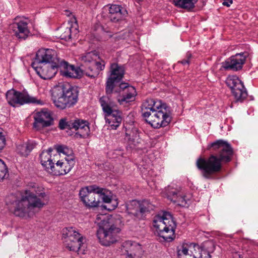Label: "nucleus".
I'll return each instance as SVG.
<instances>
[{
    "mask_svg": "<svg viewBox=\"0 0 258 258\" xmlns=\"http://www.w3.org/2000/svg\"><path fill=\"white\" fill-rule=\"evenodd\" d=\"M126 13L125 10L123 11V8L117 5H111L106 14L107 18L112 22H117L121 20Z\"/></svg>",
    "mask_w": 258,
    "mask_h": 258,
    "instance_id": "obj_21",
    "label": "nucleus"
},
{
    "mask_svg": "<svg viewBox=\"0 0 258 258\" xmlns=\"http://www.w3.org/2000/svg\"><path fill=\"white\" fill-rule=\"evenodd\" d=\"M153 225L159 236L165 241L173 239L175 224L170 213L164 212L156 216L154 218Z\"/></svg>",
    "mask_w": 258,
    "mask_h": 258,
    "instance_id": "obj_7",
    "label": "nucleus"
},
{
    "mask_svg": "<svg viewBox=\"0 0 258 258\" xmlns=\"http://www.w3.org/2000/svg\"><path fill=\"white\" fill-rule=\"evenodd\" d=\"M52 151L51 148H49L46 151H43L40 155V162L42 165L45 168V170L48 172V168L50 164H53L54 162L51 159V156L50 153Z\"/></svg>",
    "mask_w": 258,
    "mask_h": 258,
    "instance_id": "obj_28",
    "label": "nucleus"
},
{
    "mask_svg": "<svg viewBox=\"0 0 258 258\" xmlns=\"http://www.w3.org/2000/svg\"><path fill=\"white\" fill-rule=\"evenodd\" d=\"M95 223L99 226L97 236L99 242L104 246H109L117 240L120 229L114 224V220L108 215H97Z\"/></svg>",
    "mask_w": 258,
    "mask_h": 258,
    "instance_id": "obj_6",
    "label": "nucleus"
},
{
    "mask_svg": "<svg viewBox=\"0 0 258 258\" xmlns=\"http://www.w3.org/2000/svg\"><path fill=\"white\" fill-rule=\"evenodd\" d=\"M110 72L105 86V91L107 95H110L114 92L118 94V97H136L137 93L136 88L127 83L122 82L115 88L116 84L119 83L123 78L125 72L123 66H119L116 63H111Z\"/></svg>",
    "mask_w": 258,
    "mask_h": 258,
    "instance_id": "obj_5",
    "label": "nucleus"
},
{
    "mask_svg": "<svg viewBox=\"0 0 258 258\" xmlns=\"http://www.w3.org/2000/svg\"><path fill=\"white\" fill-rule=\"evenodd\" d=\"M165 192L168 199L178 205L185 207L189 201L190 196L186 195L185 191L180 186H169Z\"/></svg>",
    "mask_w": 258,
    "mask_h": 258,
    "instance_id": "obj_13",
    "label": "nucleus"
},
{
    "mask_svg": "<svg viewBox=\"0 0 258 258\" xmlns=\"http://www.w3.org/2000/svg\"><path fill=\"white\" fill-rule=\"evenodd\" d=\"M224 2L223 3V5L229 7L233 3L232 0H224Z\"/></svg>",
    "mask_w": 258,
    "mask_h": 258,
    "instance_id": "obj_42",
    "label": "nucleus"
},
{
    "mask_svg": "<svg viewBox=\"0 0 258 258\" xmlns=\"http://www.w3.org/2000/svg\"><path fill=\"white\" fill-rule=\"evenodd\" d=\"M244 98H237L235 102H242L244 100Z\"/></svg>",
    "mask_w": 258,
    "mask_h": 258,
    "instance_id": "obj_43",
    "label": "nucleus"
},
{
    "mask_svg": "<svg viewBox=\"0 0 258 258\" xmlns=\"http://www.w3.org/2000/svg\"><path fill=\"white\" fill-rule=\"evenodd\" d=\"M34 120L33 127L36 130H39L43 127L50 126L53 121L50 111L46 109H43L41 111L37 112L34 115Z\"/></svg>",
    "mask_w": 258,
    "mask_h": 258,
    "instance_id": "obj_19",
    "label": "nucleus"
},
{
    "mask_svg": "<svg viewBox=\"0 0 258 258\" xmlns=\"http://www.w3.org/2000/svg\"><path fill=\"white\" fill-rule=\"evenodd\" d=\"M8 169L4 162L0 159V181L8 176Z\"/></svg>",
    "mask_w": 258,
    "mask_h": 258,
    "instance_id": "obj_36",
    "label": "nucleus"
},
{
    "mask_svg": "<svg viewBox=\"0 0 258 258\" xmlns=\"http://www.w3.org/2000/svg\"><path fill=\"white\" fill-rule=\"evenodd\" d=\"M132 98H121V99H118L117 101L120 105L126 106L130 102L134 100L131 99Z\"/></svg>",
    "mask_w": 258,
    "mask_h": 258,
    "instance_id": "obj_39",
    "label": "nucleus"
},
{
    "mask_svg": "<svg viewBox=\"0 0 258 258\" xmlns=\"http://www.w3.org/2000/svg\"><path fill=\"white\" fill-rule=\"evenodd\" d=\"M140 202L137 200L131 201L126 206L128 212L134 216L140 217Z\"/></svg>",
    "mask_w": 258,
    "mask_h": 258,
    "instance_id": "obj_30",
    "label": "nucleus"
},
{
    "mask_svg": "<svg viewBox=\"0 0 258 258\" xmlns=\"http://www.w3.org/2000/svg\"><path fill=\"white\" fill-rule=\"evenodd\" d=\"M140 217H142V215L146 212L153 210L154 207V206L148 200H144L140 202Z\"/></svg>",
    "mask_w": 258,
    "mask_h": 258,
    "instance_id": "obj_35",
    "label": "nucleus"
},
{
    "mask_svg": "<svg viewBox=\"0 0 258 258\" xmlns=\"http://www.w3.org/2000/svg\"><path fill=\"white\" fill-rule=\"evenodd\" d=\"M206 245L213 246L211 242L206 243L204 246L200 247L193 243H185L177 248L178 258H211L210 252L206 248Z\"/></svg>",
    "mask_w": 258,
    "mask_h": 258,
    "instance_id": "obj_9",
    "label": "nucleus"
},
{
    "mask_svg": "<svg viewBox=\"0 0 258 258\" xmlns=\"http://www.w3.org/2000/svg\"><path fill=\"white\" fill-rule=\"evenodd\" d=\"M77 99L78 98H53L52 100L56 107L63 109L75 104L78 101Z\"/></svg>",
    "mask_w": 258,
    "mask_h": 258,
    "instance_id": "obj_24",
    "label": "nucleus"
},
{
    "mask_svg": "<svg viewBox=\"0 0 258 258\" xmlns=\"http://www.w3.org/2000/svg\"><path fill=\"white\" fill-rule=\"evenodd\" d=\"M6 97H30L27 90L21 89L17 90L15 89L9 90L6 93Z\"/></svg>",
    "mask_w": 258,
    "mask_h": 258,
    "instance_id": "obj_33",
    "label": "nucleus"
},
{
    "mask_svg": "<svg viewBox=\"0 0 258 258\" xmlns=\"http://www.w3.org/2000/svg\"><path fill=\"white\" fill-rule=\"evenodd\" d=\"M37 74L44 80L52 78L58 71L66 77L78 78L82 76L84 69L76 68L67 61L61 60L57 56L56 52L51 49H40L31 64Z\"/></svg>",
    "mask_w": 258,
    "mask_h": 258,
    "instance_id": "obj_1",
    "label": "nucleus"
},
{
    "mask_svg": "<svg viewBox=\"0 0 258 258\" xmlns=\"http://www.w3.org/2000/svg\"><path fill=\"white\" fill-rule=\"evenodd\" d=\"M105 62L104 60L98 61L96 60L94 63L92 64L90 69L88 70V72L86 75L91 78H94L97 76L101 71L105 68Z\"/></svg>",
    "mask_w": 258,
    "mask_h": 258,
    "instance_id": "obj_26",
    "label": "nucleus"
},
{
    "mask_svg": "<svg viewBox=\"0 0 258 258\" xmlns=\"http://www.w3.org/2000/svg\"><path fill=\"white\" fill-rule=\"evenodd\" d=\"M142 116L154 128L167 126L171 120L170 108L156 98H148L142 105Z\"/></svg>",
    "mask_w": 258,
    "mask_h": 258,
    "instance_id": "obj_4",
    "label": "nucleus"
},
{
    "mask_svg": "<svg viewBox=\"0 0 258 258\" xmlns=\"http://www.w3.org/2000/svg\"><path fill=\"white\" fill-rule=\"evenodd\" d=\"M248 56L247 51L237 53L231 56L222 63V68L226 71H238L242 69Z\"/></svg>",
    "mask_w": 258,
    "mask_h": 258,
    "instance_id": "obj_14",
    "label": "nucleus"
},
{
    "mask_svg": "<svg viewBox=\"0 0 258 258\" xmlns=\"http://www.w3.org/2000/svg\"><path fill=\"white\" fill-rule=\"evenodd\" d=\"M29 19L24 17L17 16L10 25V30L19 39L25 40L30 35Z\"/></svg>",
    "mask_w": 258,
    "mask_h": 258,
    "instance_id": "obj_12",
    "label": "nucleus"
},
{
    "mask_svg": "<svg viewBox=\"0 0 258 258\" xmlns=\"http://www.w3.org/2000/svg\"><path fill=\"white\" fill-rule=\"evenodd\" d=\"M125 140L127 141L128 145L131 148H135L141 142L139 135L137 133H133L132 135L126 134Z\"/></svg>",
    "mask_w": 258,
    "mask_h": 258,
    "instance_id": "obj_31",
    "label": "nucleus"
},
{
    "mask_svg": "<svg viewBox=\"0 0 258 258\" xmlns=\"http://www.w3.org/2000/svg\"><path fill=\"white\" fill-rule=\"evenodd\" d=\"M62 239L66 247L71 251H78L83 243V237L73 227L62 230Z\"/></svg>",
    "mask_w": 258,
    "mask_h": 258,
    "instance_id": "obj_11",
    "label": "nucleus"
},
{
    "mask_svg": "<svg viewBox=\"0 0 258 258\" xmlns=\"http://www.w3.org/2000/svg\"><path fill=\"white\" fill-rule=\"evenodd\" d=\"M105 191L106 189L102 188V191L99 194L100 199H102L104 203H110L112 199L109 196L106 195Z\"/></svg>",
    "mask_w": 258,
    "mask_h": 258,
    "instance_id": "obj_37",
    "label": "nucleus"
},
{
    "mask_svg": "<svg viewBox=\"0 0 258 258\" xmlns=\"http://www.w3.org/2000/svg\"><path fill=\"white\" fill-rule=\"evenodd\" d=\"M102 191V188L96 185H92L82 188L79 193L81 200L86 206L91 208L97 207L99 205L100 198L99 194Z\"/></svg>",
    "mask_w": 258,
    "mask_h": 258,
    "instance_id": "obj_10",
    "label": "nucleus"
},
{
    "mask_svg": "<svg viewBox=\"0 0 258 258\" xmlns=\"http://www.w3.org/2000/svg\"><path fill=\"white\" fill-rule=\"evenodd\" d=\"M75 164V160L64 159L57 161L54 164H49L48 172L54 175H65L69 173Z\"/></svg>",
    "mask_w": 258,
    "mask_h": 258,
    "instance_id": "obj_15",
    "label": "nucleus"
},
{
    "mask_svg": "<svg viewBox=\"0 0 258 258\" xmlns=\"http://www.w3.org/2000/svg\"><path fill=\"white\" fill-rule=\"evenodd\" d=\"M56 150L58 153H62L66 156L65 159L70 160L71 159L72 160H75L73 151L71 148L66 146L60 145L57 146Z\"/></svg>",
    "mask_w": 258,
    "mask_h": 258,
    "instance_id": "obj_32",
    "label": "nucleus"
},
{
    "mask_svg": "<svg viewBox=\"0 0 258 258\" xmlns=\"http://www.w3.org/2000/svg\"><path fill=\"white\" fill-rule=\"evenodd\" d=\"M116 206H114L112 208V209H114V208L116 207Z\"/></svg>",
    "mask_w": 258,
    "mask_h": 258,
    "instance_id": "obj_44",
    "label": "nucleus"
},
{
    "mask_svg": "<svg viewBox=\"0 0 258 258\" xmlns=\"http://www.w3.org/2000/svg\"><path fill=\"white\" fill-rule=\"evenodd\" d=\"M121 251L127 258H141L144 253L141 245L130 240L123 243Z\"/></svg>",
    "mask_w": 258,
    "mask_h": 258,
    "instance_id": "obj_18",
    "label": "nucleus"
},
{
    "mask_svg": "<svg viewBox=\"0 0 258 258\" xmlns=\"http://www.w3.org/2000/svg\"><path fill=\"white\" fill-rule=\"evenodd\" d=\"M213 148L218 150V157L211 155L208 159L199 158L196 162L198 168L201 170L202 175L206 178H210L211 175L221 169V162H229L231 160L233 151L230 144L220 140L211 143L208 148Z\"/></svg>",
    "mask_w": 258,
    "mask_h": 258,
    "instance_id": "obj_3",
    "label": "nucleus"
},
{
    "mask_svg": "<svg viewBox=\"0 0 258 258\" xmlns=\"http://www.w3.org/2000/svg\"><path fill=\"white\" fill-rule=\"evenodd\" d=\"M95 38L99 41H106L111 38H113L114 41H118L122 39V37L117 34H112L110 32L105 31L103 30L95 36Z\"/></svg>",
    "mask_w": 258,
    "mask_h": 258,
    "instance_id": "obj_29",
    "label": "nucleus"
},
{
    "mask_svg": "<svg viewBox=\"0 0 258 258\" xmlns=\"http://www.w3.org/2000/svg\"><path fill=\"white\" fill-rule=\"evenodd\" d=\"M97 57L98 55L93 51L88 52L81 57V67L84 69L85 74L88 72V70L90 69Z\"/></svg>",
    "mask_w": 258,
    "mask_h": 258,
    "instance_id": "obj_23",
    "label": "nucleus"
},
{
    "mask_svg": "<svg viewBox=\"0 0 258 258\" xmlns=\"http://www.w3.org/2000/svg\"><path fill=\"white\" fill-rule=\"evenodd\" d=\"M8 103L14 107H19L25 104L32 103L36 105H43L44 102L36 98H6Z\"/></svg>",
    "mask_w": 258,
    "mask_h": 258,
    "instance_id": "obj_22",
    "label": "nucleus"
},
{
    "mask_svg": "<svg viewBox=\"0 0 258 258\" xmlns=\"http://www.w3.org/2000/svg\"><path fill=\"white\" fill-rule=\"evenodd\" d=\"M225 83L234 97H247V92L243 83L236 76H229Z\"/></svg>",
    "mask_w": 258,
    "mask_h": 258,
    "instance_id": "obj_16",
    "label": "nucleus"
},
{
    "mask_svg": "<svg viewBox=\"0 0 258 258\" xmlns=\"http://www.w3.org/2000/svg\"><path fill=\"white\" fill-rule=\"evenodd\" d=\"M72 27H61L59 29V37L61 40L69 41L71 38L72 36Z\"/></svg>",
    "mask_w": 258,
    "mask_h": 258,
    "instance_id": "obj_34",
    "label": "nucleus"
},
{
    "mask_svg": "<svg viewBox=\"0 0 258 258\" xmlns=\"http://www.w3.org/2000/svg\"><path fill=\"white\" fill-rule=\"evenodd\" d=\"M198 0H173L172 4L177 8L192 12Z\"/></svg>",
    "mask_w": 258,
    "mask_h": 258,
    "instance_id": "obj_25",
    "label": "nucleus"
},
{
    "mask_svg": "<svg viewBox=\"0 0 258 258\" xmlns=\"http://www.w3.org/2000/svg\"><path fill=\"white\" fill-rule=\"evenodd\" d=\"M191 56V53L189 52H187L186 54L185 58L180 61H179L178 62L182 64L183 65L189 64L190 63Z\"/></svg>",
    "mask_w": 258,
    "mask_h": 258,
    "instance_id": "obj_38",
    "label": "nucleus"
},
{
    "mask_svg": "<svg viewBox=\"0 0 258 258\" xmlns=\"http://www.w3.org/2000/svg\"><path fill=\"white\" fill-rule=\"evenodd\" d=\"M99 102L102 107L106 122L112 129H116L121 121V112L116 109V104L110 98H100Z\"/></svg>",
    "mask_w": 258,
    "mask_h": 258,
    "instance_id": "obj_8",
    "label": "nucleus"
},
{
    "mask_svg": "<svg viewBox=\"0 0 258 258\" xmlns=\"http://www.w3.org/2000/svg\"><path fill=\"white\" fill-rule=\"evenodd\" d=\"M49 201V196L44 189L37 184L33 183L29 190H26L25 195L20 192L8 196L6 202L10 209L17 217L22 218L30 216L35 208L39 209L46 205Z\"/></svg>",
    "mask_w": 258,
    "mask_h": 258,
    "instance_id": "obj_2",
    "label": "nucleus"
},
{
    "mask_svg": "<svg viewBox=\"0 0 258 258\" xmlns=\"http://www.w3.org/2000/svg\"><path fill=\"white\" fill-rule=\"evenodd\" d=\"M5 138L2 133L0 132V150L2 149L5 145Z\"/></svg>",
    "mask_w": 258,
    "mask_h": 258,
    "instance_id": "obj_41",
    "label": "nucleus"
},
{
    "mask_svg": "<svg viewBox=\"0 0 258 258\" xmlns=\"http://www.w3.org/2000/svg\"><path fill=\"white\" fill-rule=\"evenodd\" d=\"M79 89L77 86L64 84L54 86L51 90V97H78Z\"/></svg>",
    "mask_w": 258,
    "mask_h": 258,
    "instance_id": "obj_17",
    "label": "nucleus"
},
{
    "mask_svg": "<svg viewBox=\"0 0 258 258\" xmlns=\"http://www.w3.org/2000/svg\"><path fill=\"white\" fill-rule=\"evenodd\" d=\"M36 146V143L33 141H28L17 146V151L21 156L26 157Z\"/></svg>",
    "mask_w": 258,
    "mask_h": 258,
    "instance_id": "obj_27",
    "label": "nucleus"
},
{
    "mask_svg": "<svg viewBox=\"0 0 258 258\" xmlns=\"http://www.w3.org/2000/svg\"><path fill=\"white\" fill-rule=\"evenodd\" d=\"M70 121L67 122L66 119H61L59 122V127L61 130L67 128L68 127L70 128Z\"/></svg>",
    "mask_w": 258,
    "mask_h": 258,
    "instance_id": "obj_40",
    "label": "nucleus"
},
{
    "mask_svg": "<svg viewBox=\"0 0 258 258\" xmlns=\"http://www.w3.org/2000/svg\"><path fill=\"white\" fill-rule=\"evenodd\" d=\"M70 128L78 131L76 135H79L81 138H86L90 132L88 122L80 119H77L70 121Z\"/></svg>",
    "mask_w": 258,
    "mask_h": 258,
    "instance_id": "obj_20",
    "label": "nucleus"
}]
</instances>
